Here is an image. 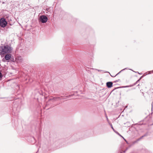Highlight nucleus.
Returning a JSON list of instances; mask_svg holds the SVG:
<instances>
[{
  "label": "nucleus",
  "mask_w": 153,
  "mask_h": 153,
  "mask_svg": "<svg viewBox=\"0 0 153 153\" xmlns=\"http://www.w3.org/2000/svg\"><path fill=\"white\" fill-rule=\"evenodd\" d=\"M10 52V48L6 46H0V55L1 57L4 56L7 53Z\"/></svg>",
  "instance_id": "f257e3e1"
},
{
  "label": "nucleus",
  "mask_w": 153,
  "mask_h": 153,
  "mask_svg": "<svg viewBox=\"0 0 153 153\" xmlns=\"http://www.w3.org/2000/svg\"><path fill=\"white\" fill-rule=\"evenodd\" d=\"M23 59L21 56H17L15 58L10 55V61L14 62L15 61L18 64H20L23 61Z\"/></svg>",
  "instance_id": "f03ea898"
},
{
  "label": "nucleus",
  "mask_w": 153,
  "mask_h": 153,
  "mask_svg": "<svg viewBox=\"0 0 153 153\" xmlns=\"http://www.w3.org/2000/svg\"><path fill=\"white\" fill-rule=\"evenodd\" d=\"M70 96H71L69 95L68 96L65 97H54L53 98H51L49 100V101L53 102L58 101L60 100L66 99L68 98H69Z\"/></svg>",
  "instance_id": "7ed1b4c3"
},
{
  "label": "nucleus",
  "mask_w": 153,
  "mask_h": 153,
  "mask_svg": "<svg viewBox=\"0 0 153 153\" xmlns=\"http://www.w3.org/2000/svg\"><path fill=\"white\" fill-rule=\"evenodd\" d=\"M7 24V22L5 19L4 18H1L0 20V25L2 27H5Z\"/></svg>",
  "instance_id": "20e7f679"
},
{
  "label": "nucleus",
  "mask_w": 153,
  "mask_h": 153,
  "mask_svg": "<svg viewBox=\"0 0 153 153\" xmlns=\"http://www.w3.org/2000/svg\"><path fill=\"white\" fill-rule=\"evenodd\" d=\"M39 20L42 23H45L47 22L48 18L45 16L42 15L39 17Z\"/></svg>",
  "instance_id": "39448f33"
},
{
  "label": "nucleus",
  "mask_w": 153,
  "mask_h": 153,
  "mask_svg": "<svg viewBox=\"0 0 153 153\" xmlns=\"http://www.w3.org/2000/svg\"><path fill=\"white\" fill-rule=\"evenodd\" d=\"M11 68H12L11 71V72H10V74H12L15 75L17 73V71L15 69H14L13 68V67H11Z\"/></svg>",
  "instance_id": "423d86ee"
},
{
  "label": "nucleus",
  "mask_w": 153,
  "mask_h": 153,
  "mask_svg": "<svg viewBox=\"0 0 153 153\" xmlns=\"http://www.w3.org/2000/svg\"><path fill=\"white\" fill-rule=\"evenodd\" d=\"M113 83L112 82H108L106 83V86L108 88H111L112 85Z\"/></svg>",
  "instance_id": "0eeeda50"
},
{
  "label": "nucleus",
  "mask_w": 153,
  "mask_h": 153,
  "mask_svg": "<svg viewBox=\"0 0 153 153\" xmlns=\"http://www.w3.org/2000/svg\"><path fill=\"white\" fill-rule=\"evenodd\" d=\"M4 59L7 60H9L10 59V54H9V53L5 55L4 56Z\"/></svg>",
  "instance_id": "6e6552de"
},
{
  "label": "nucleus",
  "mask_w": 153,
  "mask_h": 153,
  "mask_svg": "<svg viewBox=\"0 0 153 153\" xmlns=\"http://www.w3.org/2000/svg\"><path fill=\"white\" fill-rule=\"evenodd\" d=\"M2 77V74L1 73H0V80H1Z\"/></svg>",
  "instance_id": "1a4fd4ad"
},
{
  "label": "nucleus",
  "mask_w": 153,
  "mask_h": 153,
  "mask_svg": "<svg viewBox=\"0 0 153 153\" xmlns=\"http://www.w3.org/2000/svg\"><path fill=\"white\" fill-rule=\"evenodd\" d=\"M117 134H118V135H119V136H120L121 137H122L125 140H125V139L123 138V137L122 136H121V135H120V134L119 133H118L117 132Z\"/></svg>",
  "instance_id": "9d476101"
},
{
  "label": "nucleus",
  "mask_w": 153,
  "mask_h": 153,
  "mask_svg": "<svg viewBox=\"0 0 153 153\" xmlns=\"http://www.w3.org/2000/svg\"><path fill=\"white\" fill-rule=\"evenodd\" d=\"M111 128L113 129V130H114V128H113V126H112V124H111Z\"/></svg>",
  "instance_id": "9b49d317"
},
{
  "label": "nucleus",
  "mask_w": 153,
  "mask_h": 153,
  "mask_svg": "<svg viewBox=\"0 0 153 153\" xmlns=\"http://www.w3.org/2000/svg\"><path fill=\"white\" fill-rule=\"evenodd\" d=\"M98 71H101V70H98Z\"/></svg>",
  "instance_id": "f8f14e48"
},
{
  "label": "nucleus",
  "mask_w": 153,
  "mask_h": 153,
  "mask_svg": "<svg viewBox=\"0 0 153 153\" xmlns=\"http://www.w3.org/2000/svg\"><path fill=\"white\" fill-rule=\"evenodd\" d=\"M144 136H142V137H141V138H142V137H143Z\"/></svg>",
  "instance_id": "ddd939ff"
},
{
  "label": "nucleus",
  "mask_w": 153,
  "mask_h": 153,
  "mask_svg": "<svg viewBox=\"0 0 153 153\" xmlns=\"http://www.w3.org/2000/svg\"><path fill=\"white\" fill-rule=\"evenodd\" d=\"M59 103H60V102H59V103H57V104H59Z\"/></svg>",
  "instance_id": "4468645a"
},
{
  "label": "nucleus",
  "mask_w": 153,
  "mask_h": 153,
  "mask_svg": "<svg viewBox=\"0 0 153 153\" xmlns=\"http://www.w3.org/2000/svg\"><path fill=\"white\" fill-rule=\"evenodd\" d=\"M10 51L11 50V48H10Z\"/></svg>",
  "instance_id": "2eb2a0df"
},
{
  "label": "nucleus",
  "mask_w": 153,
  "mask_h": 153,
  "mask_svg": "<svg viewBox=\"0 0 153 153\" xmlns=\"http://www.w3.org/2000/svg\"><path fill=\"white\" fill-rule=\"evenodd\" d=\"M77 98L78 97H76V98Z\"/></svg>",
  "instance_id": "dca6fc26"
},
{
  "label": "nucleus",
  "mask_w": 153,
  "mask_h": 153,
  "mask_svg": "<svg viewBox=\"0 0 153 153\" xmlns=\"http://www.w3.org/2000/svg\"><path fill=\"white\" fill-rule=\"evenodd\" d=\"M107 120H108V118H107Z\"/></svg>",
  "instance_id": "f3484780"
},
{
  "label": "nucleus",
  "mask_w": 153,
  "mask_h": 153,
  "mask_svg": "<svg viewBox=\"0 0 153 153\" xmlns=\"http://www.w3.org/2000/svg\"><path fill=\"white\" fill-rule=\"evenodd\" d=\"M128 86H126V87H128Z\"/></svg>",
  "instance_id": "a211bd4d"
}]
</instances>
